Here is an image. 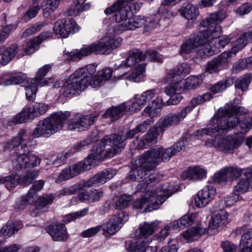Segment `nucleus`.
Returning <instances> with one entry per match:
<instances>
[{
    "label": "nucleus",
    "mask_w": 252,
    "mask_h": 252,
    "mask_svg": "<svg viewBox=\"0 0 252 252\" xmlns=\"http://www.w3.org/2000/svg\"><path fill=\"white\" fill-rule=\"evenodd\" d=\"M188 143L186 137L167 148L157 147L149 150L139 157L138 165L145 164L148 169H154L161 162L168 161L171 157L184 150Z\"/></svg>",
    "instance_id": "f03ea898"
},
{
    "label": "nucleus",
    "mask_w": 252,
    "mask_h": 252,
    "mask_svg": "<svg viewBox=\"0 0 252 252\" xmlns=\"http://www.w3.org/2000/svg\"><path fill=\"white\" fill-rule=\"evenodd\" d=\"M245 138L242 136L235 138L227 136L225 137H219L217 149L220 151L232 152L235 149L238 148L244 142Z\"/></svg>",
    "instance_id": "f3484780"
},
{
    "label": "nucleus",
    "mask_w": 252,
    "mask_h": 252,
    "mask_svg": "<svg viewBox=\"0 0 252 252\" xmlns=\"http://www.w3.org/2000/svg\"><path fill=\"white\" fill-rule=\"evenodd\" d=\"M208 33L202 31L187 39L181 47V53L189 54L207 42Z\"/></svg>",
    "instance_id": "dca6fc26"
},
{
    "label": "nucleus",
    "mask_w": 252,
    "mask_h": 252,
    "mask_svg": "<svg viewBox=\"0 0 252 252\" xmlns=\"http://www.w3.org/2000/svg\"><path fill=\"white\" fill-rule=\"evenodd\" d=\"M116 174V171L111 168L105 169L95 174L89 180L76 184L68 188H63L60 191L59 196H67L76 194L86 188L96 187L102 185L108 180L112 179Z\"/></svg>",
    "instance_id": "0eeeda50"
},
{
    "label": "nucleus",
    "mask_w": 252,
    "mask_h": 252,
    "mask_svg": "<svg viewBox=\"0 0 252 252\" xmlns=\"http://www.w3.org/2000/svg\"><path fill=\"white\" fill-rule=\"evenodd\" d=\"M131 200V196L126 194L122 195L116 198L114 207L117 210H122L129 206Z\"/></svg>",
    "instance_id": "13d9d810"
},
{
    "label": "nucleus",
    "mask_w": 252,
    "mask_h": 252,
    "mask_svg": "<svg viewBox=\"0 0 252 252\" xmlns=\"http://www.w3.org/2000/svg\"><path fill=\"white\" fill-rule=\"evenodd\" d=\"M46 229L55 241H65L68 238L66 228L63 223L49 226Z\"/></svg>",
    "instance_id": "a878e982"
},
{
    "label": "nucleus",
    "mask_w": 252,
    "mask_h": 252,
    "mask_svg": "<svg viewBox=\"0 0 252 252\" xmlns=\"http://www.w3.org/2000/svg\"><path fill=\"white\" fill-rule=\"evenodd\" d=\"M242 171L238 168L225 167L216 173L214 176V181L220 183L228 182L240 176Z\"/></svg>",
    "instance_id": "412c9836"
},
{
    "label": "nucleus",
    "mask_w": 252,
    "mask_h": 252,
    "mask_svg": "<svg viewBox=\"0 0 252 252\" xmlns=\"http://www.w3.org/2000/svg\"><path fill=\"white\" fill-rule=\"evenodd\" d=\"M29 142L27 130L21 128L17 136V163L20 168H32L40 162L36 155L29 153Z\"/></svg>",
    "instance_id": "423d86ee"
},
{
    "label": "nucleus",
    "mask_w": 252,
    "mask_h": 252,
    "mask_svg": "<svg viewBox=\"0 0 252 252\" xmlns=\"http://www.w3.org/2000/svg\"><path fill=\"white\" fill-rule=\"evenodd\" d=\"M146 20L144 16H135L129 18L128 21H125L123 24H120L119 27L121 30H134L145 24Z\"/></svg>",
    "instance_id": "c756f323"
},
{
    "label": "nucleus",
    "mask_w": 252,
    "mask_h": 252,
    "mask_svg": "<svg viewBox=\"0 0 252 252\" xmlns=\"http://www.w3.org/2000/svg\"><path fill=\"white\" fill-rule=\"evenodd\" d=\"M142 126H137L132 129L126 128L121 130L123 139L125 141L127 139H131L139 133H141V130H144Z\"/></svg>",
    "instance_id": "e2e57ef3"
},
{
    "label": "nucleus",
    "mask_w": 252,
    "mask_h": 252,
    "mask_svg": "<svg viewBox=\"0 0 252 252\" xmlns=\"http://www.w3.org/2000/svg\"><path fill=\"white\" fill-rule=\"evenodd\" d=\"M127 59L120 65V68L132 66L137 63L144 60L146 57H149L153 61L158 62L162 61L161 55L157 51L151 49L147 50L146 54H144L139 49H133L129 51Z\"/></svg>",
    "instance_id": "9d476101"
},
{
    "label": "nucleus",
    "mask_w": 252,
    "mask_h": 252,
    "mask_svg": "<svg viewBox=\"0 0 252 252\" xmlns=\"http://www.w3.org/2000/svg\"><path fill=\"white\" fill-rule=\"evenodd\" d=\"M230 58L231 53L223 52L207 63L206 71L210 74L218 73L229 62Z\"/></svg>",
    "instance_id": "a211bd4d"
},
{
    "label": "nucleus",
    "mask_w": 252,
    "mask_h": 252,
    "mask_svg": "<svg viewBox=\"0 0 252 252\" xmlns=\"http://www.w3.org/2000/svg\"><path fill=\"white\" fill-rule=\"evenodd\" d=\"M87 163L85 162H80L76 165H73L71 167H70L68 170H63L59 176L60 179L62 180H66L70 178L76 176L85 170H87L88 165L90 164L89 161H87Z\"/></svg>",
    "instance_id": "bb28decb"
},
{
    "label": "nucleus",
    "mask_w": 252,
    "mask_h": 252,
    "mask_svg": "<svg viewBox=\"0 0 252 252\" xmlns=\"http://www.w3.org/2000/svg\"><path fill=\"white\" fill-rule=\"evenodd\" d=\"M206 171L198 167H190L188 170L183 172L182 177L184 179L201 180L206 176Z\"/></svg>",
    "instance_id": "4c0bfd02"
},
{
    "label": "nucleus",
    "mask_w": 252,
    "mask_h": 252,
    "mask_svg": "<svg viewBox=\"0 0 252 252\" xmlns=\"http://www.w3.org/2000/svg\"><path fill=\"white\" fill-rule=\"evenodd\" d=\"M54 199V196L51 194H43L38 198L36 204L38 208L41 209L45 207L48 204H51Z\"/></svg>",
    "instance_id": "774afa93"
},
{
    "label": "nucleus",
    "mask_w": 252,
    "mask_h": 252,
    "mask_svg": "<svg viewBox=\"0 0 252 252\" xmlns=\"http://www.w3.org/2000/svg\"><path fill=\"white\" fill-rule=\"evenodd\" d=\"M51 105L43 102H35L32 107H29L32 111V116L34 118L39 117L46 113L50 108Z\"/></svg>",
    "instance_id": "a18cd8bd"
},
{
    "label": "nucleus",
    "mask_w": 252,
    "mask_h": 252,
    "mask_svg": "<svg viewBox=\"0 0 252 252\" xmlns=\"http://www.w3.org/2000/svg\"><path fill=\"white\" fill-rule=\"evenodd\" d=\"M178 11L182 16L188 20H193L199 15L198 8L190 3L183 4Z\"/></svg>",
    "instance_id": "f704fd0d"
},
{
    "label": "nucleus",
    "mask_w": 252,
    "mask_h": 252,
    "mask_svg": "<svg viewBox=\"0 0 252 252\" xmlns=\"http://www.w3.org/2000/svg\"><path fill=\"white\" fill-rule=\"evenodd\" d=\"M122 41L121 38H115L112 35L108 34L95 42L84 46L80 50L71 52L70 55L74 59H80L93 53L108 54L118 48Z\"/></svg>",
    "instance_id": "7ed1b4c3"
},
{
    "label": "nucleus",
    "mask_w": 252,
    "mask_h": 252,
    "mask_svg": "<svg viewBox=\"0 0 252 252\" xmlns=\"http://www.w3.org/2000/svg\"><path fill=\"white\" fill-rule=\"evenodd\" d=\"M16 223L13 220H8L0 229V236L9 237L14 234Z\"/></svg>",
    "instance_id": "864d4df0"
},
{
    "label": "nucleus",
    "mask_w": 252,
    "mask_h": 252,
    "mask_svg": "<svg viewBox=\"0 0 252 252\" xmlns=\"http://www.w3.org/2000/svg\"><path fill=\"white\" fill-rule=\"evenodd\" d=\"M148 191L145 192L144 196L140 198L136 199L132 203V207L135 209H141L144 206L145 208L143 212H151L153 210L158 209L160 206L171 195L168 194V192L159 190L158 195L160 197L158 198V195H155L154 193Z\"/></svg>",
    "instance_id": "6e6552de"
},
{
    "label": "nucleus",
    "mask_w": 252,
    "mask_h": 252,
    "mask_svg": "<svg viewBox=\"0 0 252 252\" xmlns=\"http://www.w3.org/2000/svg\"><path fill=\"white\" fill-rule=\"evenodd\" d=\"M190 72V67L186 63H183L177 66L171 74H169L168 78H172L173 81H182L183 78Z\"/></svg>",
    "instance_id": "58836bf2"
},
{
    "label": "nucleus",
    "mask_w": 252,
    "mask_h": 252,
    "mask_svg": "<svg viewBox=\"0 0 252 252\" xmlns=\"http://www.w3.org/2000/svg\"><path fill=\"white\" fill-rule=\"evenodd\" d=\"M126 218L127 215L124 212L115 215L105 224L101 225V229L108 234L113 235L122 227L124 219L126 220Z\"/></svg>",
    "instance_id": "aec40b11"
},
{
    "label": "nucleus",
    "mask_w": 252,
    "mask_h": 252,
    "mask_svg": "<svg viewBox=\"0 0 252 252\" xmlns=\"http://www.w3.org/2000/svg\"><path fill=\"white\" fill-rule=\"evenodd\" d=\"M240 108V107L234 105L232 103L227 104L224 108L219 109L212 118V122L217 124L216 127L214 128H204L199 129L196 134L200 135L204 132L208 134H214L217 136L224 134L228 130L235 128L238 126L239 121L237 113Z\"/></svg>",
    "instance_id": "f257e3e1"
},
{
    "label": "nucleus",
    "mask_w": 252,
    "mask_h": 252,
    "mask_svg": "<svg viewBox=\"0 0 252 252\" xmlns=\"http://www.w3.org/2000/svg\"><path fill=\"white\" fill-rule=\"evenodd\" d=\"M88 87L87 81L82 80L74 72L64 82L63 88L61 91L64 96L67 97L70 94H79Z\"/></svg>",
    "instance_id": "9b49d317"
},
{
    "label": "nucleus",
    "mask_w": 252,
    "mask_h": 252,
    "mask_svg": "<svg viewBox=\"0 0 252 252\" xmlns=\"http://www.w3.org/2000/svg\"><path fill=\"white\" fill-rule=\"evenodd\" d=\"M113 71L109 67L103 68L97 72V74L92 78L91 87L93 88L99 86L103 81L109 80L112 77Z\"/></svg>",
    "instance_id": "72a5a7b5"
},
{
    "label": "nucleus",
    "mask_w": 252,
    "mask_h": 252,
    "mask_svg": "<svg viewBox=\"0 0 252 252\" xmlns=\"http://www.w3.org/2000/svg\"><path fill=\"white\" fill-rule=\"evenodd\" d=\"M89 210V208H85L80 211L69 214L65 217L64 221L65 223H68L76 219L84 217L88 214Z\"/></svg>",
    "instance_id": "0e129e2a"
},
{
    "label": "nucleus",
    "mask_w": 252,
    "mask_h": 252,
    "mask_svg": "<svg viewBox=\"0 0 252 252\" xmlns=\"http://www.w3.org/2000/svg\"><path fill=\"white\" fill-rule=\"evenodd\" d=\"M38 171L36 170L29 171L25 175L17 179V185H20L23 186H26L31 184L32 181L37 177Z\"/></svg>",
    "instance_id": "3c124183"
},
{
    "label": "nucleus",
    "mask_w": 252,
    "mask_h": 252,
    "mask_svg": "<svg viewBox=\"0 0 252 252\" xmlns=\"http://www.w3.org/2000/svg\"><path fill=\"white\" fill-rule=\"evenodd\" d=\"M107 145L105 144L102 143V139L100 143L95 147V149H93V152L89 155L88 158L89 159H93L94 160H101L105 158H111L113 157H109L108 152L109 149H106Z\"/></svg>",
    "instance_id": "473e14b6"
},
{
    "label": "nucleus",
    "mask_w": 252,
    "mask_h": 252,
    "mask_svg": "<svg viewBox=\"0 0 252 252\" xmlns=\"http://www.w3.org/2000/svg\"><path fill=\"white\" fill-rule=\"evenodd\" d=\"M186 117L184 112L181 110L180 113H175L160 118L155 126L157 127L158 130L163 131L173 125L178 124Z\"/></svg>",
    "instance_id": "5701e85b"
},
{
    "label": "nucleus",
    "mask_w": 252,
    "mask_h": 252,
    "mask_svg": "<svg viewBox=\"0 0 252 252\" xmlns=\"http://www.w3.org/2000/svg\"><path fill=\"white\" fill-rule=\"evenodd\" d=\"M233 83L231 78L226 77L213 85L210 88V91L214 94L220 93L231 86Z\"/></svg>",
    "instance_id": "de8ad7c7"
},
{
    "label": "nucleus",
    "mask_w": 252,
    "mask_h": 252,
    "mask_svg": "<svg viewBox=\"0 0 252 252\" xmlns=\"http://www.w3.org/2000/svg\"><path fill=\"white\" fill-rule=\"evenodd\" d=\"M252 42V30L244 33L236 41L234 45L229 52L232 54H235L239 50L242 49L247 43Z\"/></svg>",
    "instance_id": "c9c22d12"
},
{
    "label": "nucleus",
    "mask_w": 252,
    "mask_h": 252,
    "mask_svg": "<svg viewBox=\"0 0 252 252\" xmlns=\"http://www.w3.org/2000/svg\"><path fill=\"white\" fill-rule=\"evenodd\" d=\"M146 65L145 63L139 64L136 67L135 70L126 78L134 82H139L144 76L143 73L145 72Z\"/></svg>",
    "instance_id": "603ef678"
},
{
    "label": "nucleus",
    "mask_w": 252,
    "mask_h": 252,
    "mask_svg": "<svg viewBox=\"0 0 252 252\" xmlns=\"http://www.w3.org/2000/svg\"><path fill=\"white\" fill-rule=\"evenodd\" d=\"M96 65L95 64H89L84 67L80 68L75 71V74H77L82 80L87 81V85L91 86L92 78V76L96 72Z\"/></svg>",
    "instance_id": "7c9ffc66"
},
{
    "label": "nucleus",
    "mask_w": 252,
    "mask_h": 252,
    "mask_svg": "<svg viewBox=\"0 0 252 252\" xmlns=\"http://www.w3.org/2000/svg\"><path fill=\"white\" fill-rule=\"evenodd\" d=\"M157 229V225L155 222H144L141 224L139 228L141 235L146 239V237L153 234Z\"/></svg>",
    "instance_id": "6e6d98bb"
},
{
    "label": "nucleus",
    "mask_w": 252,
    "mask_h": 252,
    "mask_svg": "<svg viewBox=\"0 0 252 252\" xmlns=\"http://www.w3.org/2000/svg\"><path fill=\"white\" fill-rule=\"evenodd\" d=\"M252 80V75H245L236 80L235 83V87L237 89H240L242 91H246Z\"/></svg>",
    "instance_id": "bf43d9fd"
},
{
    "label": "nucleus",
    "mask_w": 252,
    "mask_h": 252,
    "mask_svg": "<svg viewBox=\"0 0 252 252\" xmlns=\"http://www.w3.org/2000/svg\"><path fill=\"white\" fill-rule=\"evenodd\" d=\"M225 17V13L219 11L212 14L210 17L203 20L200 25L204 27H207L205 32H207V41L214 42V47L220 50L223 48L230 41V39L225 36H220L221 29L218 23L221 22ZM214 44V43H213Z\"/></svg>",
    "instance_id": "39448f33"
},
{
    "label": "nucleus",
    "mask_w": 252,
    "mask_h": 252,
    "mask_svg": "<svg viewBox=\"0 0 252 252\" xmlns=\"http://www.w3.org/2000/svg\"><path fill=\"white\" fill-rule=\"evenodd\" d=\"M245 179L242 178L234 187L233 193L235 195L244 193L252 188V167L243 170Z\"/></svg>",
    "instance_id": "b1692460"
},
{
    "label": "nucleus",
    "mask_w": 252,
    "mask_h": 252,
    "mask_svg": "<svg viewBox=\"0 0 252 252\" xmlns=\"http://www.w3.org/2000/svg\"><path fill=\"white\" fill-rule=\"evenodd\" d=\"M79 29V26L72 18L58 20L53 27L54 31L63 38L68 37L70 33L78 32Z\"/></svg>",
    "instance_id": "ddd939ff"
},
{
    "label": "nucleus",
    "mask_w": 252,
    "mask_h": 252,
    "mask_svg": "<svg viewBox=\"0 0 252 252\" xmlns=\"http://www.w3.org/2000/svg\"><path fill=\"white\" fill-rule=\"evenodd\" d=\"M128 109V106L125 103H122L117 107L112 106L108 109L104 113V116L117 120L125 114Z\"/></svg>",
    "instance_id": "a19ab883"
},
{
    "label": "nucleus",
    "mask_w": 252,
    "mask_h": 252,
    "mask_svg": "<svg viewBox=\"0 0 252 252\" xmlns=\"http://www.w3.org/2000/svg\"><path fill=\"white\" fill-rule=\"evenodd\" d=\"M206 42L202 45L201 47L198 49L197 54L199 56L202 58H205L212 56L218 54L220 50H218L214 47H212L209 44H206Z\"/></svg>",
    "instance_id": "09e8293b"
},
{
    "label": "nucleus",
    "mask_w": 252,
    "mask_h": 252,
    "mask_svg": "<svg viewBox=\"0 0 252 252\" xmlns=\"http://www.w3.org/2000/svg\"><path fill=\"white\" fill-rule=\"evenodd\" d=\"M216 193V189L213 186L209 185L204 187L198 191L195 198L196 206L200 208L204 207L214 198Z\"/></svg>",
    "instance_id": "4be33fe9"
},
{
    "label": "nucleus",
    "mask_w": 252,
    "mask_h": 252,
    "mask_svg": "<svg viewBox=\"0 0 252 252\" xmlns=\"http://www.w3.org/2000/svg\"><path fill=\"white\" fill-rule=\"evenodd\" d=\"M212 97V94L209 92L194 97L191 100L190 105L186 106L182 110V111L186 116L188 113L191 112L194 107L198 105L202 104L206 101L209 100Z\"/></svg>",
    "instance_id": "ea45409f"
},
{
    "label": "nucleus",
    "mask_w": 252,
    "mask_h": 252,
    "mask_svg": "<svg viewBox=\"0 0 252 252\" xmlns=\"http://www.w3.org/2000/svg\"><path fill=\"white\" fill-rule=\"evenodd\" d=\"M205 233H207V229L205 228L200 226L192 227L184 232L183 236L188 242H192L197 240Z\"/></svg>",
    "instance_id": "37998d69"
},
{
    "label": "nucleus",
    "mask_w": 252,
    "mask_h": 252,
    "mask_svg": "<svg viewBox=\"0 0 252 252\" xmlns=\"http://www.w3.org/2000/svg\"><path fill=\"white\" fill-rule=\"evenodd\" d=\"M38 171L36 170L29 171L25 175L17 179V185H20L23 186H26L31 184L32 181L37 177Z\"/></svg>",
    "instance_id": "8fccbe9b"
},
{
    "label": "nucleus",
    "mask_w": 252,
    "mask_h": 252,
    "mask_svg": "<svg viewBox=\"0 0 252 252\" xmlns=\"http://www.w3.org/2000/svg\"><path fill=\"white\" fill-rule=\"evenodd\" d=\"M138 162V159L132 165L129 173V178L132 181L143 179L150 188L153 187L159 182L160 176L157 173H150L153 169H148L145 164L139 166Z\"/></svg>",
    "instance_id": "1a4fd4ad"
},
{
    "label": "nucleus",
    "mask_w": 252,
    "mask_h": 252,
    "mask_svg": "<svg viewBox=\"0 0 252 252\" xmlns=\"http://www.w3.org/2000/svg\"><path fill=\"white\" fill-rule=\"evenodd\" d=\"M60 0H46L42 2L43 15L49 17L58 7Z\"/></svg>",
    "instance_id": "49530a36"
},
{
    "label": "nucleus",
    "mask_w": 252,
    "mask_h": 252,
    "mask_svg": "<svg viewBox=\"0 0 252 252\" xmlns=\"http://www.w3.org/2000/svg\"><path fill=\"white\" fill-rule=\"evenodd\" d=\"M15 49L13 48H6L4 46L0 47V56H1L0 59V64L2 65H5L14 57Z\"/></svg>",
    "instance_id": "c03bdc74"
},
{
    "label": "nucleus",
    "mask_w": 252,
    "mask_h": 252,
    "mask_svg": "<svg viewBox=\"0 0 252 252\" xmlns=\"http://www.w3.org/2000/svg\"><path fill=\"white\" fill-rule=\"evenodd\" d=\"M102 143L111 147L108 152L109 157H114L120 153L126 145L121 130L117 134H112L104 137L102 139Z\"/></svg>",
    "instance_id": "f8f14e48"
},
{
    "label": "nucleus",
    "mask_w": 252,
    "mask_h": 252,
    "mask_svg": "<svg viewBox=\"0 0 252 252\" xmlns=\"http://www.w3.org/2000/svg\"><path fill=\"white\" fill-rule=\"evenodd\" d=\"M70 115V112L67 111L63 113L59 112L50 115L38 122L32 135L37 138L41 136L48 137L62 129Z\"/></svg>",
    "instance_id": "20e7f679"
},
{
    "label": "nucleus",
    "mask_w": 252,
    "mask_h": 252,
    "mask_svg": "<svg viewBox=\"0 0 252 252\" xmlns=\"http://www.w3.org/2000/svg\"><path fill=\"white\" fill-rule=\"evenodd\" d=\"M33 118L34 117L32 116V111L28 107L24 109L17 115V123H25L28 119Z\"/></svg>",
    "instance_id": "69168bd1"
},
{
    "label": "nucleus",
    "mask_w": 252,
    "mask_h": 252,
    "mask_svg": "<svg viewBox=\"0 0 252 252\" xmlns=\"http://www.w3.org/2000/svg\"><path fill=\"white\" fill-rule=\"evenodd\" d=\"M44 183V181L42 180L35 181L30 189L29 190L27 195L23 197L22 200V203L21 204V205L19 206V208L21 209H24V206L27 204L29 200L32 198L38 191L41 190L43 189Z\"/></svg>",
    "instance_id": "e433bc0d"
},
{
    "label": "nucleus",
    "mask_w": 252,
    "mask_h": 252,
    "mask_svg": "<svg viewBox=\"0 0 252 252\" xmlns=\"http://www.w3.org/2000/svg\"><path fill=\"white\" fill-rule=\"evenodd\" d=\"M129 7L126 6L120 0L118 3H114L104 10L105 14L108 16L115 13V20L118 23L123 24L125 21H128V17L131 16Z\"/></svg>",
    "instance_id": "4468645a"
},
{
    "label": "nucleus",
    "mask_w": 252,
    "mask_h": 252,
    "mask_svg": "<svg viewBox=\"0 0 252 252\" xmlns=\"http://www.w3.org/2000/svg\"><path fill=\"white\" fill-rule=\"evenodd\" d=\"M227 216V213L223 209L216 211L212 216V220L209 223L207 233L209 235L215 234L218 229L226 223Z\"/></svg>",
    "instance_id": "6ab92c4d"
},
{
    "label": "nucleus",
    "mask_w": 252,
    "mask_h": 252,
    "mask_svg": "<svg viewBox=\"0 0 252 252\" xmlns=\"http://www.w3.org/2000/svg\"><path fill=\"white\" fill-rule=\"evenodd\" d=\"M184 84V83L181 80L174 81L165 88L164 92L166 94L170 97L171 95H173L175 93L182 92L183 91V87Z\"/></svg>",
    "instance_id": "5fc2aeb1"
},
{
    "label": "nucleus",
    "mask_w": 252,
    "mask_h": 252,
    "mask_svg": "<svg viewBox=\"0 0 252 252\" xmlns=\"http://www.w3.org/2000/svg\"><path fill=\"white\" fill-rule=\"evenodd\" d=\"M161 107V103L159 100H153L144 109V112L148 114L150 117H155Z\"/></svg>",
    "instance_id": "052dcab7"
},
{
    "label": "nucleus",
    "mask_w": 252,
    "mask_h": 252,
    "mask_svg": "<svg viewBox=\"0 0 252 252\" xmlns=\"http://www.w3.org/2000/svg\"><path fill=\"white\" fill-rule=\"evenodd\" d=\"M87 0H74L75 5L68 8L64 14L69 16H76L81 12L88 10L90 7V3Z\"/></svg>",
    "instance_id": "2f4dec72"
},
{
    "label": "nucleus",
    "mask_w": 252,
    "mask_h": 252,
    "mask_svg": "<svg viewBox=\"0 0 252 252\" xmlns=\"http://www.w3.org/2000/svg\"><path fill=\"white\" fill-rule=\"evenodd\" d=\"M238 126L241 128V133H246L252 126V117H246L242 116L239 117Z\"/></svg>",
    "instance_id": "680f3d73"
},
{
    "label": "nucleus",
    "mask_w": 252,
    "mask_h": 252,
    "mask_svg": "<svg viewBox=\"0 0 252 252\" xmlns=\"http://www.w3.org/2000/svg\"><path fill=\"white\" fill-rule=\"evenodd\" d=\"M51 66L49 64H46L40 68L36 73V77L32 80V84L34 86H40L41 87L49 85L53 82L52 78H45L44 77L47 72L51 69Z\"/></svg>",
    "instance_id": "c85d7f7f"
},
{
    "label": "nucleus",
    "mask_w": 252,
    "mask_h": 252,
    "mask_svg": "<svg viewBox=\"0 0 252 252\" xmlns=\"http://www.w3.org/2000/svg\"><path fill=\"white\" fill-rule=\"evenodd\" d=\"M16 84V72L3 73L0 75V85L4 86Z\"/></svg>",
    "instance_id": "4d7b16f0"
},
{
    "label": "nucleus",
    "mask_w": 252,
    "mask_h": 252,
    "mask_svg": "<svg viewBox=\"0 0 252 252\" xmlns=\"http://www.w3.org/2000/svg\"><path fill=\"white\" fill-rule=\"evenodd\" d=\"M96 119L97 117L93 114L83 116L78 114L68 121L67 129H84L92 125Z\"/></svg>",
    "instance_id": "2eb2a0df"
},
{
    "label": "nucleus",
    "mask_w": 252,
    "mask_h": 252,
    "mask_svg": "<svg viewBox=\"0 0 252 252\" xmlns=\"http://www.w3.org/2000/svg\"><path fill=\"white\" fill-rule=\"evenodd\" d=\"M77 195L78 199L85 203H93L98 202L103 196V191L101 189H92L89 190H82Z\"/></svg>",
    "instance_id": "393cba45"
},
{
    "label": "nucleus",
    "mask_w": 252,
    "mask_h": 252,
    "mask_svg": "<svg viewBox=\"0 0 252 252\" xmlns=\"http://www.w3.org/2000/svg\"><path fill=\"white\" fill-rule=\"evenodd\" d=\"M130 252H156V248L149 247L148 241L145 238L140 242H136L129 245Z\"/></svg>",
    "instance_id": "79ce46f5"
},
{
    "label": "nucleus",
    "mask_w": 252,
    "mask_h": 252,
    "mask_svg": "<svg viewBox=\"0 0 252 252\" xmlns=\"http://www.w3.org/2000/svg\"><path fill=\"white\" fill-rule=\"evenodd\" d=\"M46 23L45 22H38L33 24L30 28L27 29L23 33V36L27 37L39 32L42 29Z\"/></svg>",
    "instance_id": "338daca9"
},
{
    "label": "nucleus",
    "mask_w": 252,
    "mask_h": 252,
    "mask_svg": "<svg viewBox=\"0 0 252 252\" xmlns=\"http://www.w3.org/2000/svg\"><path fill=\"white\" fill-rule=\"evenodd\" d=\"M157 127L154 126L150 128L147 133L138 142L137 147L138 149L147 148L155 144L157 141Z\"/></svg>",
    "instance_id": "cd10ccee"
}]
</instances>
